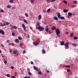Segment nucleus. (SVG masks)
<instances>
[{"mask_svg":"<svg viewBox=\"0 0 78 78\" xmlns=\"http://www.w3.org/2000/svg\"><path fill=\"white\" fill-rule=\"evenodd\" d=\"M60 45H64L65 49H69V42H67L64 44V41H62V42H60Z\"/></svg>","mask_w":78,"mask_h":78,"instance_id":"obj_1","label":"nucleus"},{"mask_svg":"<svg viewBox=\"0 0 78 78\" xmlns=\"http://www.w3.org/2000/svg\"><path fill=\"white\" fill-rule=\"evenodd\" d=\"M37 30H39V31H43L44 30V28L42 26H40L37 28Z\"/></svg>","mask_w":78,"mask_h":78,"instance_id":"obj_2","label":"nucleus"},{"mask_svg":"<svg viewBox=\"0 0 78 78\" xmlns=\"http://www.w3.org/2000/svg\"><path fill=\"white\" fill-rule=\"evenodd\" d=\"M60 30L59 29H57L56 30V34L57 36H58L60 34Z\"/></svg>","mask_w":78,"mask_h":78,"instance_id":"obj_3","label":"nucleus"},{"mask_svg":"<svg viewBox=\"0 0 78 78\" xmlns=\"http://www.w3.org/2000/svg\"><path fill=\"white\" fill-rule=\"evenodd\" d=\"M37 26L38 27H40L41 26V25H40V23H39L38 22H37V23L36 25V29H37V28H38V27H37Z\"/></svg>","mask_w":78,"mask_h":78,"instance_id":"obj_4","label":"nucleus"},{"mask_svg":"<svg viewBox=\"0 0 78 78\" xmlns=\"http://www.w3.org/2000/svg\"><path fill=\"white\" fill-rule=\"evenodd\" d=\"M0 33L2 34L3 35H4V34H5V31H3V30H0Z\"/></svg>","mask_w":78,"mask_h":78,"instance_id":"obj_5","label":"nucleus"},{"mask_svg":"<svg viewBox=\"0 0 78 78\" xmlns=\"http://www.w3.org/2000/svg\"><path fill=\"white\" fill-rule=\"evenodd\" d=\"M22 27L23 28L24 30L25 31L26 30V27H25V24H22Z\"/></svg>","mask_w":78,"mask_h":78,"instance_id":"obj_6","label":"nucleus"},{"mask_svg":"<svg viewBox=\"0 0 78 78\" xmlns=\"http://www.w3.org/2000/svg\"><path fill=\"white\" fill-rule=\"evenodd\" d=\"M71 44L72 45H73V46H74V47H76L77 46V44L76 43H71Z\"/></svg>","mask_w":78,"mask_h":78,"instance_id":"obj_7","label":"nucleus"},{"mask_svg":"<svg viewBox=\"0 0 78 78\" xmlns=\"http://www.w3.org/2000/svg\"><path fill=\"white\" fill-rule=\"evenodd\" d=\"M15 41L16 43H19V40L18 39H15Z\"/></svg>","mask_w":78,"mask_h":78,"instance_id":"obj_8","label":"nucleus"},{"mask_svg":"<svg viewBox=\"0 0 78 78\" xmlns=\"http://www.w3.org/2000/svg\"><path fill=\"white\" fill-rule=\"evenodd\" d=\"M57 16L58 19H60V17H61V14H60V13H58L57 14Z\"/></svg>","mask_w":78,"mask_h":78,"instance_id":"obj_9","label":"nucleus"},{"mask_svg":"<svg viewBox=\"0 0 78 78\" xmlns=\"http://www.w3.org/2000/svg\"><path fill=\"white\" fill-rule=\"evenodd\" d=\"M34 70H35L37 71H39V70H38V69H37V67H36V66H34Z\"/></svg>","mask_w":78,"mask_h":78,"instance_id":"obj_10","label":"nucleus"},{"mask_svg":"<svg viewBox=\"0 0 78 78\" xmlns=\"http://www.w3.org/2000/svg\"><path fill=\"white\" fill-rule=\"evenodd\" d=\"M41 18H42V16L41 15H39L38 16V20H41Z\"/></svg>","mask_w":78,"mask_h":78,"instance_id":"obj_11","label":"nucleus"},{"mask_svg":"<svg viewBox=\"0 0 78 78\" xmlns=\"http://www.w3.org/2000/svg\"><path fill=\"white\" fill-rule=\"evenodd\" d=\"M54 19L55 20H58V17L56 16H55L54 17Z\"/></svg>","mask_w":78,"mask_h":78,"instance_id":"obj_12","label":"nucleus"},{"mask_svg":"<svg viewBox=\"0 0 78 78\" xmlns=\"http://www.w3.org/2000/svg\"><path fill=\"white\" fill-rule=\"evenodd\" d=\"M34 44L35 45H39V43H38V42H37L36 43H34Z\"/></svg>","mask_w":78,"mask_h":78,"instance_id":"obj_13","label":"nucleus"},{"mask_svg":"<svg viewBox=\"0 0 78 78\" xmlns=\"http://www.w3.org/2000/svg\"><path fill=\"white\" fill-rule=\"evenodd\" d=\"M51 29L52 30H55L56 29V27L55 26H53L51 28Z\"/></svg>","mask_w":78,"mask_h":78,"instance_id":"obj_14","label":"nucleus"},{"mask_svg":"<svg viewBox=\"0 0 78 78\" xmlns=\"http://www.w3.org/2000/svg\"><path fill=\"white\" fill-rule=\"evenodd\" d=\"M17 53V51L15 50L13 51V54L14 55H16Z\"/></svg>","mask_w":78,"mask_h":78,"instance_id":"obj_15","label":"nucleus"},{"mask_svg":"<svg viewBox=\"0 0 78 78\" xmlns=\"http://www.w3.org/2000/svg\"><path fill=\"white\" fill-rule=\"evenodd\" d=\"M23 22L24 23H27V24H28V23L27 22V21L25 19H24L23 20Z\"/></svg>","mask_w":78,"mask_h":78,"instance_id":"obj_16","label":"nucleus"},{"mask_svg":"<svg viewBox=\"0 0 78 78\" xmlns=\"http://www.w3.org/2000/svg\"><path fill=\"white\" fill-rule=\"evenodd\" d=\"M63 12H68V10L67 9H65L63 10Z\"/></svg>","mask_w":78,"mask_h":78,"instance_id":"obj_17","label":"nucleus"},{"mask_svg":"<svg viewBox=\"0 0 78 78\" xmlns=\"http://www.w3.org/2000/svg\"><path fill=\"white\" fill-rule=\"evenodd\" d=\"M68 14L69 16H72V13L69 12Z\"/></svg>","mask_w":78,"mask_h":78,"instance_id":"obj_18","label":"nucleus"},{"mask_svg":"<svg viewBox=\"0 0 78 78\" xmlns=\"http://www.w3.org/2000/svg\"><path fill=\"white\" fill-rule=\"evenodd\" d=\"M18 39L19 40L21 41V40H22V38L21 37H18Z\"/></svg>","mask_w":78,"mask_h":78,"instance_id":"obj_19","label":"nucleus"},{"mask_svg":"<svg viewBox=\"0 0 78 78\" xmlns=\"http://www.w3.org/2000/svg\"><path fill=\"white\" fill-rule=\"evenodd\" d=\"M37 73L39 75H42V72H41V71H40L39 72H37Z\"/></svg>","mask_w":78,"mask_h":78,"instance_id":"obj_20","label":"nucleus"},{"mask_svg":"<svg viewBox=\"0 0 78 78\" xmlns=\"http://www.w3.org/2000/svg\"><path fill=\"white\" fill-rule=\"evenodd\" d=\"M43 53L44 54H45L46 53V51H45L44 50H43Z\"/></svg>","mask_w":78,"mask_h":78,"instance_id":"obj_21","label":"nucleus"},{"mask_svg":"<svg viewBox=\"0 0 78 78\" xmlns=\"http://www.w3.org/2000/svg\"><path fill=\"white\" fill-rule=\"evenodd\" d=\"M11 7V6L9 5H8L7 6V8H10Z\"/></svg>","mask_w":78,"mask_h":78,"instance_id":"obj_22","label":"nucleus"},{"mask_svg":"<svg viewBox=\"0 0 78 78\" xmlns=\"http://www.w3.org/2000/svg\"><path fill=\"white\" fill-rule=\"evenodd\" d=\"M10 74H7L6 76L8 77H9V78H11V76H10Z\"/></svg>","mask_w":78,"mask_h":78,"instance_id":"obj_23","label":"nucleus"},{"mask_svg":"<svg viewBox=\"0 0 78 78\" xmlns=\"http://www.w3.org/2000/svg\"><path fill=\"white\" fill-rule=\"evenodd\" d=\"M9 2L11 3H13V0H9Z\"/></svg>","mask_w":78,"mask_h":78,"instance_id":"obj_24","label":"nucleus"},{"mask_svg":"<svg viewBox=\"0 0 78 78\" xmlns=\"http://www.w3.org/2000/svg\"><path fill=\"white\" fill-rule=\"evenodd\" d=\"M25 15L27 17H29L27 13H25Z\"/></svg>","mask_w":78,"mask_h":78,"instance_id":"obj_25","label":"nucleus"},{"mask_svg":"<svg viewBox=\"0 0 78 78\" xmlns=\"http://www.w3.org/2000/svg\"><path fill=\"white\" fill-rule=\"evenodd\" d=\"M78 38V37H73V39H75V40L77 39Z\"/></svg>","mask_w":78,"mask_h":78,"instance_id":"obj_26","label":"nucleus"},{"mask_svg":"<svg viewBox=\"0 0 78 78\" xmlns=\"http://www.w3.org/2000/svg\"><path fill=\"white\" fill-rule=\"evenodd\" d=\"M61 19L62 20H63V19H64V16H62L61 17H60Z\"/></svg>","mask_w":78,"mask_h":78,"instance_id":"obj_27","label":"nucleus"},{"mask_svg":"<svg viewBox=\"0 0 78 78\" xmlns=\"http://www.w3.org/2000/svg\"><path fill=\"white\" fill-rule=\"evenodd\" d=\"M63 2L64 3H66V4H67V2L66 1H65V0L63 1Z\"/></svg>","mask_w":78,"mask_h":78,"instance_id":"obj_28","label":"nucleus"},{"mask_svg":"<svg viewBox=\"0 0 78 78\" xmlns=\"http://www.w3.org/2000/svg\"><path fill=\"white\" fill-rule=\"evenodd\" d=\"M12 35L13 36H15V33H14V32H12Z\"/></svg>","mask_w":78,"mask_h":78,"instance_id":"obj_29","label":"nucleus"},{"mask_svg":"<svg viewBox=\"0 0 78 78\" xmlns=\"http://www.w3.org/2000/svg\"><path fill=\"white\" fill-rule=\"evenodd\" d=\"M30 2L31 3H34V0H31Z\"/></svg>","mask_w":78,"mask_h":78,"instance_id":"obj_30","label":"nucleus"},{"mask_svg":"<svg viewBox=\"0 0 78 78\" xmlns=\"http://www.w3.org/2000/svg\"><path fill=\"white\" fill-rule=\"evenodd\" d=\"M73 33L72 32V33L70 35L71 37H73Z\"/></svg>","mask_w":78,"mask_h":78,"instance_id":"obj_31","label":"nucleus"},{"mask_svg":"<svg viewBox=\"0 0 78 78\" xmlns=\"http://www.w3.org/2000/svg\"><path fill=\"white\" fill-rule=\"evenodd\" d=\"M37 42H38V43H39V42H40V40L39 39H38L37 40Z\"/></svg>","mask_w":78,"mask_h":78,"instance_id":"obj_32","label":"nucleus"},{"mask_svg":"<svg viewBox=\"0 0 78 78\" xmlns=\"http://www.w3.org/2000/svg\"><path fill=\"white\" fill-rule=\"evenodd\" d=\"M28 74L29 75H32V74L30 72H28Z\"/></svg>","mask_w":78,"mask_h":78,"instance_id":"obj_33","label":"nucleus"},{"mask_svg":"<svg viewBox=\"0 0 78 78\" xmlns=\"http://www.w3.org/2000/svg\"><path fill=\"white\" fill-rule=\"evenodd\" d=\"M49 30V29L48 28H47L46 29V32H48V30Z\"/></svg>","mask_w":78,"mask_h":78,"instance_id":"obj_34","label":"nucleus"},{"mask_svg":"<svg viewBox=\"0 0 78 78\" xmlns=\"http://www.w3.org/2000/svg\"><path fill=\"white\" fill-rule=\"evenodd\" d=\"M10 68L11 69H14V67H13V66H11Z\"/></svg>","mask_w":78,"mask_h":78,"instance_id":"obj_35","label":"nucleus"},{"mask_svg":"<svg viewBox=\"0 0 78 78\" xmlns=\"http://www.w3.org/2000/svg\"><path fill=\"white\" fill-rule=\"evenodd\" d=\"M13 28L14 29H16V28H17V27L16 26H13Z\"/></svg>","mask_w":78,"mask_h":78,"instance_id":"obj_36","label":"nucleus"},{"mask_svg":"<svg viewBox=\"0 0 78 78\" xmlns=\"http://www.w3.org/2000/svg\"><path fill=\"white\" fill-rule=\"evenodd\" d=\"M27 70L28 71V72H30V69L29 68H27Z\"/></svg>","mask_w":78,"mask_h":78,"instance_id":"obj_37","label":"nucleus"},{"mask_svg":"<svg viewBox=\"0 0 78 78\" xmlns=\"http://www.w3.org/2000/svg\"><path fill=\"white\" fill-rule=\"evenodd\" d=\"M51 0H47V3H49L50 2Z\"/></svg>","mask_w":78,"mask_h":78,"instance_id":"obj_38","label":"nucleus"},{"mask_svg":"<svg viewBox=\"0 0 78 78\" xmlns=\"http://www.w3.org/2000/svg\"><path fill=\"white\" fill-rule=\"evenodd\" d=\"M9 23L7 22L6 23L5 25H9Z\"/></svg>","mask_w":78,"mask_h":78,"instance_id":"obj_39","label":"nucleus"},{"mask_svg":"<svg viewBox=\"0 0 78 78\" xmlns=\"http://www.w3.org/2000/svg\"><path fill=\"white\" fill-rule=\"evenodd\" d=\"M47 12H50V9H48L47 10Z\"/></svg>","mask_w":78,"mask_h":78,"instance_id":"obj_40","label":"nucleus"},{"mask_svg":"<svg viewBox=\"0 0 78 78\" xmlns=\"http://www.w3.org/2000/svg\"><path fill=\"white\" fill-rule=\"evenodd\" d=\"M1 26V27H4V26H5V24H2Z\"/></svg>","mask_w":78,"mask_h":78,"instance_id":"obj_41","label":"nucleus"},{"mask_svg":"<svg viewBox=\"0 0 78 78\" xmlns=\"http://www.w3.org/2000/svg\"><path fill=\"white\" fill-rule=\"evenodd\" d=\"M19 55V53H17L16 55H15V56H18Z\"/></svg>","mask_w":78,"mask_h":78,"instance_id":"obj_42","label":"nucleus"},{"mask_svg":"<svg viewBox=\"0 0 78 78\" xmlns=\"http://www.w3.org/2000/svg\"><path fill=\"white\" fill-rule=\"evenodd\" d=\"M4 62V64H7V62L5 60Z\"/></svg>","mask_w":78,"mask_h":78,"instance_id":"obj_43","label":"nucleus"},{"mask_svg":"<svg viewBox=\"0 0 78 78\" xmlns=\"http://www.w3.org/2000/svg\"><path fill=\"white\" fill-rule=\"evenodd\" d=\"M70 69H68L67 70V72H70Z\"/></svg>","mask_w":78,"mask_h":78,"instance_id":"obj_44","label":"nucleus"},{"mask_svg":"<svg viewBox=\"0 0 78 78\" xmlns=\"http://www.w3.org/2000/svg\"><path fill=\"white\" fill-rule=\"evenodd\" d=\"M30 63L31 64H32V65L34 64V63H33V62L32 61H31L30 62Z\"/></svg>","mask_w":78,"mask_h":78,"instance_id":"obj_45","label":"nucleus"},{"mask_svg":"<svg viewBox=\"0 0 78 78\" xmlns=\"http://www.w3.org/2000/svg\"><path fill=\"white\" fill-rule=\"evenodd\" d=\"M11 78H16V77H14V76H12L11 77Z\"/></svg>","mask_w":78,"mask_h":78,"instance_id":"obj_46","label":"nucleus"},{"mask_svg":"<svg viewBox=\"0 0 78 78\" xmlns=\"http://www.w3.org/2000/svg\"><path fill=\"white\" fill-rule=\"evenodd\" d=\"M26 53V51H25V50H24L23 52V53Z\"/></svg>","mask_w":78,"mask_h":78,"instance_id":"obj_47","label":"nucleus"},{"mask_svg":"<svg viewBox=\"0 0 78 78\" xmlns=\"http://www.w3.org/2000/svg\"><path fill=\"white\" fill-rule=\"evenodd\" d=\"M56 0H51V2H54Z\"/></svg>","mask_w":78,"mask_h":78,"instance_id":"obj_48","label":"nucleus"},{"mask_svg":"<svg viewBox=\"0 0 78 78\" xmlns=\"http://www.w3.org/2000/svg\"><path fill=\"white\" fill-rule=\"evenodd\" d=\"M74 2L75 3H76H76H77V1H74Z\"/></svg>","mask_w":78,"mask_h":78,"instance_id":"obj_49","label":"nucleus"},{"mask_svg":"<svg viewBox=\"0 0 78 78\" xmlns=\"http://www.w3.org/2000/svg\"><path fill=\"white\" fill-rule=\"evenodd\" d=\"M66 67H70V66L69 65H68V66H66Z\"/></svg>","mask_w":78,"mask_h":78,"instance_id":"obj_50","label":"nucleus"},{"mask_svg":"<svg viewBox=\"0 0 78 78\" xmlns=\"http://www.w3.org/2000/svg\"><path fill=\"white\" fill-rule=\"evenodd\" d=\"M15 76H16L17 75V73L16 72H15L14 74Z\"/></svg>","mask_w":78,"mask_h":78,"instance_id":"obj_51","label":"nucleus"},{"mask_svg":"<svg viewBox=\"0 0 78 78\" xmlns=\"http://www.w3.org/2000/svg\"><path fill=\"white\" fill-rule=\"evenodd\" d=\"M7 42L8 43H9V40H7Z\"/></svg>","mask_w":78,"mask_h":78,"instance_id":"obj_52","label":"nucleus"},{"mask_svg":"<svg viewBox=\"0 0 78 78\" xmlns=\"http://www.w3.org/2000/svg\"><path fill=\"white\" fill-rule=\"evenodd\" d=\"M11 45H12V46H14V43H12L11 44Z\"/></svg>","mask_w":78,"mask_h":78,"instance_id":"obj_53","label":"nucleus"},{"mask_svg":"<svg viewBox=\"0 0 78 78\" xmlns=\"http://www.w3.org/2000/svg\"><path fill=\"white\" fill-rule=\"evenodd\" d=\"M1 46H2V47H4V45H3V44H1Z\"/></svg>","mask_w":78,"mask_h":78,"instance_id":"obj_54","label":"nucleus"},{"mask_svg":"<svg viewBox=\"0 0 78 78\" xmlns=\"http://www.w3.org/2000/svg\"><path fill=\"white\" fill-rule=\"evenodd\" d=\"M20 46H22L23 45V44H22V43H20Z\"/></svg>","mask_w":78,"mask_h":78,"instance_id":"obj_55","label":"nucleus"},{"mask_svg":"<svg viewBox=\"0 0 78 78\" xmlns=\"http://www.w3.org/2000/svg\"><path fill=\"white\" fill-rule=\"evenodd\" d=\"M1 12H4V10H1Z\"/></svg>","mask_w":78,"mask_h":78,"instance_id":"obj_56","label":"nucleus"},{"mask_svg":"<svg viewBox=\"0 0 78 78\" xmlns=\"http://www.w3.org/2000/svg\"><path fill=\"white\" fill-rule=\"evenodd\" d=\"M9 50H10V51H9V52H10V53H11V52H12V50L10 49H9Z\"/></svg>","mask_w":78,"mask_h":78,"instance_id":"obj_57","label":"nucleus"},{"mask_svg":"<svg viewBox=\"0 0 78 78\" xmlns=\"http://www.w3.org/2000/svg\"><path fill=\"white\" fill-rule=\"evenodd\" d=\"M47 73H49V71H48V70H47Z\"/></svg>","mask_w":78,"mask_h":78,"instance_id":"obj_58","label":"nucleus"},{"mask_svg":"<svg viewBox=\"0 0 78 78\" xmlns=\"http://www.w3.org/2000/svg\"><path fill=\"white\" fill-rule=\"evenodd\" d=\"M24 78H28V77L27 76H25V77H24Z\"/></svg>","mask_w":78,"mask_h":78,"instance_id":"obj_59","label":"nucleus"},{"mask_svg":"<svg viewBox=\"0 0 78 78\" xmlns=\"http://www.w3.org/2000/svg\"><path fill=\"white\" fill-rule=\"evenodd\" d=\"M72 7H73V8H74V7H75V5H73V6H72Z\"/></svg>","mask_w":78,"mask_h":78,"instance_id":"obj_60","label":"nucleus"},{"mask_svg":"<svg viewBox=\"0 0 78 78\" xmlns=\"http://www.w3.org/2000/svg\"><path fill=\"white\" fill-rule=\"evenodd\" d=\"M16 9V8L15 7V8H12V9Z\"/></svg>","mask_w":78,"mask_h":78,"instance_id":"obj_61","label":"nucleus"},{"mask_svg":"<svg viewBox=\"0 0 78 78\" xmlns=\"http://www.w3.org/2000/svg\"><path fill=\"white\" fill-rule=\"evenodd\" d=\"M2 53V50H0V53Z\"/></svg>","mask_w":78,"mask_h":78,"instance_id":"obj_62","label":"nucleus"},{"mask_svg":"<svg viewBox=\"0 0 78 78\" xmlns=\"http://www.w3.org/2000/svg\"><path fill=\"white\" fill-rule=\"evenodd\" d=\"M66 34H69V32H66Z\"/></svg>","mask_w":78,"mask_h":78,"instance_id":"obj_63","label":"nucleus"},{"mask_svg":"<svg viewBox=\"0 0 78 78\" xmlns=\"http://www.w3.org/2000/svg\"><path fill=\"white\" fill-rule=\"evenodd\" d=\"M30 28L31 29V30H32V27H30Z\"/></svg>","mask_w":78,"mask_h":78,"instance_id":"obj_64","label":"nucleus"}]
</instances>
